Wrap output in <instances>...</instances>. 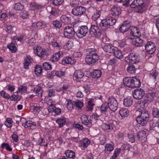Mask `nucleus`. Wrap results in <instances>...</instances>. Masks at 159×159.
I'll use <instances>...</instances> for the list:
<instances>
[{
	"label": "nucleus",
	"instance_id": "obj_1",
	"mask_svg": "<svg viewBox=\"0 0 159 159\" xmlns=\"http://www.w3.org/2000/svg\"><path fill=\"white\" fill-rule=\"evenodd\" d=\"M97 49L94 47L89 48L86 49L85 61L88 65H94L99 59L97 52Z\"/></svg>",
	"mask_w": 159,
	"mask_h": 159
},
{
	"label": "nucleus",
	"instance_id": "obj_2",
	"mask_svg": "<svg viewBox=\"0 0 159 159\" xmlns=\"http://www.w3.org/2000/svg\"><path fill=\"white\" fill-rule=\"evenodd\" d=\"M123 83L125 86L132 89L139 87L141 85L140 80L136 77H125Z\"/></svg>",
	"mask_w": 159,
	"mask_h": 159
},
{
	"label": "nucleus",
	"instance_id": "obj_3",
	"mask_svg": "<svg viewBox=\"0 0 159 159\" xmlns=\"http://www.w3.org/2000/svg\"><path fill=\"white\" fill-rule=\"evenodd\" d=\"M150 117V114L147 111L143 110L141 111V115H139L136 119L137 123L139 125V129H141L143 127L146 126Z\"/></svg>",
	"mask_w": 159,
	"mask_h": 159
},
{
	"label": "nucleus",
	"instance_id": "obj_4",
	"mask_svg": "<svg viewBox=\"0 0 159 159\" xmlns=\"http://www.w3.org/2000/svg\"><path fill=\"white\" fill-rule=\"evenodd\" d=\"M116 22V20L112 17L107 18L105 19L102 20L99 25L101 29L105 30L110 26L115 25Z\"/></svg>",
	"mask_w": 159,
	"mask_h": 159
},
{
	"label": "nucleus",
	"instance_id": "obj_5",
	"mask_svg": "<svg viewBox=\"0 0 159 159\" xmlns=\"http://www.w3.org/2000/svg\"><path fill=\"white\" fill-rule=\"evenodd\" d=\"M76 24H74L73 27L70 26H66L64 29V34L65 37L70 39L74 38L76 35L75 31Z\"/></svg>",
	"mask_w": 159,
	"mask_h": 159
},
{
	"label": "nucleus",
	"instance_id": "obj_6",
	"mask_svg": "<svg viewBox=\"0 0 159 159\" xmlns=\"http://www.w3.org/2000/svg\"><path fill=\"white\" fill-rule=\"evenodd\" d=\"M75 28L76 35L79 39L82 38L85 36L89 32L88 28L86 25L78 26L76 25Z\"/></svg>",
	"mask_w": 159,
	"mask_h": 159
},
{
	"label": "nucleus",
	"instance_id": "obj_7",
	"mask_svg": "<svg viewBox=\"0 0 159 159\" xmlns=\"http://www.w3.org/2000/svg\"><path fill=\"white\" fill-rule=\"evenodd\" d=\"M109 109L113 111H115L117 109L118 103L116 100L113 96L109 97L108 102Z\"/></svg>",
	"mask_w": 159,
	"mask_h": 159
},
{
	"label": "nucleus",
	"instance_id": "obj_8",
	"mask_svg": "<svg viewBox=\"0 0 159 159\" xmlns=\"http://www.w3.org/2000/svg\"><path fill=\"white\" fill-rule=\"evenodd\" d=\"M89 34L92 37H100L101 32L98 27L95 25H91L89 30Z\"/></svg>",
	"mask_w": 159,
	"mask_h": 159
},
{
	"label": "nucleus",
	"instance_id": "obj_9",
	"mask_svg": "<svg viewBox=\"0 0 159 159\" xmlns=\"http://www.w3.org/2000/svg\"><path fill=\"white\" fill-rule=\"evenodd\" d=\"M85 7L82 6H77L72 9L71 12L75 16H79L85 13Z\"/></svg>",
	"mask_w": 159,
	"mask_h": 159
},
{
	"label": "nucleus",
	"instance_id": "obj_10",
	"mask_svg": "<svg viewBox=\"0 0 159 159\" xmlns=\"http://www.w3.org/2000/svg\"><path fill=\"white\" fill-rule=\"evenodd\" d=\"M131 23L129 20H126L123 22L120 25L119 30L121 33L127 32L131 27Z\"/></svg>",
	"mask_w": 159,
	"mask_h": 159
},
{
	"label": "nucleus",
	"instance_id": "obj_11",
	"mask_svg": "<svg viewBox=\"0 0 159 159\" xmlns=\"http://www.w3.org/2000/svg\"><path fill=\"white\" fill-rule=\"evenodd\" d=\"M146 96L152 101L153 100H156L159 97V93L155 89L149 90Z\"/></svg>",
	"mask_w": 159,
	"mask_h": 159
},
{
	"label": "nucleus",
	"instance_id": "obj_12",
	"mask_svg": "<svg viewBox=\"0 0 159 159\" xmlns=\"http://www.w3.org/2000/svg\"><path fill=\"white\" fill-rule=\"evenodd\" d=\"M145 46V50L149 54H153L156 50L155 44L151 41L148 42Z\"/></svg>",
	"mask_w": 159,
	"mask_h": 159
},
{
	"label": "nucleus",
	"instance_id": "obj_13",
	"mask_svg": "<svg viewBox=\"0 0 159 159\" xmlns=\"http://www.w3.org/2000/svg\"><path fill=\"white\" fill-rule=\"evenodd\" d=\"M127 59L129 60V64L137 65V64L140 61V59L138 56L133 53H130L127 57Z\"/></svg>",
	"mask_w": 159,
	"mask_h": 159
},
{
	"label": "nucleus",
	"instance_id": "obj_14",
	"mask_svg": "<svg viewBox=\"0 0 159 159\" xmlns=\"http://www.w3.org/2000/svg\"><path fill=\"white\" fill-rule=\"evenodd\" d=\"M134 98L136 99H141L145 94V92L141 88L135 89L132 93Z\"/></svg>",
	"mask_w": 159,
	"mask_h": 159
},
{
	"label": "nucleus",
	"instance_id": "obj_15",
	"mask_svg": "<svg viewBox=\"0 0 159 159\" xmlns=\"http://www.w3.org/2000/svg\"><path fill=\"white\" fill-rule=\"evenodd\" d=\"M101 126L104 131L108 132L112 131L115 127V125L112 123L109 122L103 123Z\"/></svg>",
	"mask_w": 159,
	"mask_h": 159
},
{
	"label": "nucleus",
	"instance_id": "obj_16",
	"mask_svg": "<svg viewBox=\"0 0 159 159\" xmlns=\"http://www.w3.org/2000/svg\"><path fill=\"white\" fill-rule=\"evenodd\" d=\"M130 7L132 8L139 7L142 10L144 7L143 0H134L130 5Z\"/></svg>",
	"mask_w": 159,
	"mask_h": 159
},
{
	"label": "nucleus",
	"instance_id": "obj_17",
	"mask_svg": "<svg viewBox=\"0 0 159 159\" xmlns=\"http://www.w3.org/2000/svg\"><path fill=\"white\" fill-rule=\"evenodd\" d=\"M34 52L35 54L40 58H44L47 56L46 52L43 50L40 46L37 47Z\"/></svg>",
	"mask_w": 159,
	"mask_h": 159
},
{
	"label": "nucleus",
	"instance_id": "obj_18",
	"mask_svg": "<svg viewBox=\"0 0 159 159\" xmlns=\"http://www.w3.org/2000/svg\"><path fill=\"white\" fill-rule=\"evenodd\" d=\"M81 120L83 124L88 127H90L92 125V120L88 119V116L86 115H83L81 116Z\"/></svg>",
	"mask_w": 159,
	"mask_h": 159
},
{
	"label": "nucleus",
	"instance_id": "obj_19",
	"mask_svg": "<svg viewBox=\"0 0 159 159\" xmlns=\"http://www.w3.org/2000/svg\"><path fill=\"white\" fill-rule=\"evenodd\" d=\"M91 9L93 10V12L92 15V19L93 20L95 21L100 17L101 13V11L94 7H92Z\"/></svg>",
	"mask_w": 159,
	"mask_h": 159
},
{
	"label": "nucleus",
	"instance_id": "obj_20",
	"mask_svg": "<svg viewBox=\"0 0 159 159\" xmlns=\"http://www.w3.org/2000/svg\"><path fill=\"white\" fill-rule=\"evenodd\" d=\"M84 73L81 70H76L73 74V77L74 80L80 81V79L84 76Z\"/></svg>",
	"mask_w": 159,
	"mask_h": 159
},
{
	"label": "nucleus",
	"instance_id": "obj_21",
	"mask_svg": "<svg viewBox=\"0 0 159 159\" xmlns=\"http://www.w3.org/2000/svg\"><path fill=\"white\" fill-rule=\"evenodd\" d=\"M140 36L135 37L132 39V43L137 47L142 46L143 42V39L140 38Z\"/></svg>",
	"mask_w": 159,
	"mask_h": 159
},
{
	"label": "nucleus",
	"instance_id": "obj_22",
	"mask_svg": "<svg viewBox=\"0 0 159 159\" xmlns=\"http://www.w3.org/2000/svg\"><path fill=\"white\" fill-rule=\"evenodd\" d=\"M115 47L110 43H105L102 47L103 50L106 52L112 53L115 49Z\"/></svg>",
	"mask_w": 159,
	"mask_h": 159
},
{
	"label": "nucleus",
	"instance_id": "obj_23",
	"mask_svg": "<svg viewBox=\"0 0 159 159\" xmlns=\"http://www.w3.org/2000/svg\"><path fill=\"white\" fill-rule=\"evenodd\" d=\"M121 9L117 6H113L111 10V14L113 16H118L121 13Z\"/></svg>",
	"mask_w": 159,
	"mask_h": 159
},
{
	"label": "nucleus",
	"instance_id": "obj_24",
	"mask_svg": "<svg viewBox=\"0 0 159 159\" xmlns=\"http://www.w3.org/2000/svg\"><path fill=\"white\" fill-rule=\"evenodd\" d=\"M75 62V60L74 58L66 57L63 58L61 63L62 65H65L69 64H73Z\"/></svg>",
	"mask_w": 159,
	"mask_h": 159
},
{
	"label": "nucleus",
	"instance_id": "obj_25",
	"mask_svg": "<svg viewBox=\"0 0 159 159\" xmlns=\"http://www.w3.org/2000/svg\"><path fill=\"white\" fill-rule=\"evenodd\" d=\"M130 34L134 36L137 37L141 36V33L139 29L137 27L132 26L130 28Z\"/></svg>",
	"mask_w": 159,
	"mask_h": 159
},
{
	"label": "nucleus",
	"instance_id": "obj_26",
	"mask_svg": "<svg viewBox=\"0 0 159 159\" xmlns=\"http://www.w3.org/2000/svg\"><path fill=\"white\" fill-rule=\"evenodd\" d=\"M138 139L141 142H143L146 140V135L145 131L141 130L137 134Z\"/></svg>",
	"mask_w": 159,
	"mask_h": 159
},
{
	"label": "nucleus",
	"instance_id": "obj_27",
	"mask_svg": "<svg viewBox=\"0 0 159 159\" xmlns=\"http://www.w3.org/2000/svg\"><path fill=\"white\" fill-rule=\"evenodd\" d=\"M137 65L134 64H129V66L127 68V70L129 74H135L136 73V68Z\"/></svg>",
	"mask_w": 159,
	"mask_h": 159
},
{
	"label": "nucleus",
	"instance_id": "obj_28",
	"mask_svg": "<svg viewBox=\"0 0 159 159\" xmlns=\"http://www.w3.org/2000/svg\"><path fill=\"white\" fill-rule=\"evenodd\" d=\"M133 99L131 97H128L124 99L123 104L126 107H130L133 105Z\"/></svg>",
	"mask_w": 159,
	"mask_h": 159
},
{
	"label": "nucleus",
	"instance_id": "obj_29",
	"mask_svg": "<svg viewBox=\"0 0 159 159\" xmlns=\"http://www.w3.org/2000/svg\"><path fill=\"white\" fill-rule=\"evenodd\" d=\"M60 20L61 22L65 24H70L71 23V18L68 17L65 15H62L60 17Z\"/></svg>",
	"mask_w": 159,
	"mask_h": 159
},
{
	"label": "nucleus",
	"instance_id": "obj_30",
	"mask_svg": "<svg viewBox=\"0 0 159 159\" xmlns=\"http://www.w3.org/2000/svg\"><path fill=\"white\" fill-rule=\"evenodd\" d=\"M34 91L36 92V95L38 96H42V94L43 93V90L42 87H41L40 84H38L34 88Z\"/></svg>",
	"mask_w": 159,
	"mask_h": 159
},
{
	"label": "nucleus",
	"instance_id": "obj_31",
	"mask_svg": "<svg viewBox=\"0 0 159 159\" xmlns=\"http://www.w3.org/2000/svg\"><path fill=\"white\" fill-rule=\"evenodd\" d=\"M62 55L63 52L61 51H59L53 54L52 56L50 58V60L52 62H57L60 58L62 56Z\"/></svg>",
	"mask_w": 159,
	"mask_h": 159
},
{
	"label": "nucleus",
	"instance_id": "obj_32",
	"mask_svg": "<svg viewBox=\"0 0 159 159\" xmlns=\"http://www.w3.org/2000/svg\"><path fill=\"white\" fill-rule=\"evenodd\" d=\"M24 127L25 128L32 129H34L36 128L35 123L31 121H26Z\"/></svg>",
	"mask_w": 159,
	"mask_h": 159
},
{
	"label": "nucleus",
	"instance_id": "obj_33",
	"mask_svg": "<svg viewBox=\"0 0 159 159\" xmlns=\"http://www.w3.org/2000/svg\"><path fill=\"white\" fill-rule=\"evenodd\" d=\"M30 8L32 10H39L42 8L43 6L41 4L33 2L30 3L29 4Z\"/></svg>",
	"mask_w": 159,
	"mask_h": 159
},
{
	"label": "nucleus",
	"instance_id": "obj_34",
	"mask_svg": "<svg viewBox=\"0 0 159 159\" xmlns=\"http://www.w3.org/2000/svg\"><path fill=\"white\" fill-rule=\"evenodd\" d=\"M145 106L143 104V103L142 101H140L137 104L136 107L137 110V111L136 112V113H138V112H139L140 113H141L142 111H143V110H143Z\"/></svg>",
	"mask_w": 159,
	"mask_h": 159
},
{
	"label": "nucleus",
	"instance_id": "obj_35",
	"mask_svg": "<svg viewBox=\"0 0 159 159\" xmlns=\"http://www.w3.org/2000/svg\"><path fill=\"white\" fill-rule=\"evenodd\" d=\"M114 148V146L111 143H107L106 144L105 147L104 152L107 154L110 153L113 151Z\"/></svg>",
	"mask_w": 159,
	"mask_h": 159
},
{
	"label": "nucleus",
	"instance_id": "obj_36",
	"mask_svg": "<svg viewBox=\"0 0 159 159\" xmlns=\"http://www.w3.org/2000/svg\"><path fill=\"white\" fill-rule=\"evenodd\" d=\"M66 101L67 102L66 104L67 109L70 111L74 109L75 107V102L71 100L68 99H66Z\"/></svg>",
	"mask_w": 159,
	"mask_h": 159
},
{
	"label": "nucleus",
	"instance_id": "obj_37",
	"mask_svg": "<svg viewBox=\"0 0 159 159\" xmlns=\"http://www.w3.org/2000/svg\"><path fill=\"white\" fill-rule=\"evenodd\" d=\"M112 53H114L115 57L118 59H121L123 58V55L121 51L118 50L116 48H115Z\"/></svg>",
	"mask_w": 159,
	"mask_h": 159
},
{
	"label": "nucleus",
	"instance_id": "obj_38",
	"mask_svg": "<svg viewBox=\"0 0 159 159\" xmlns=\"http://www.w3.org/2000/svg\"><path fill=\"white\" fill-rule=\"evenodd\" d=\"M51 24L52 25L53 27L57 29H60L62 25V24L61 20H57L52 21Z\"/></svg>",
	"mask_w": 159,
	"mask_h": 159
},
{
	"label": "nucleus",
	"instance_id": "obj_39",
	"mask_svg": "<svg viewBox=\"0 0 159 159\" xmlns=\"http://www.w3.org/2000/svg\"><path fill=\"white\" fill-rule=\"evenodd\" d=\"M120 115L123 117H126L129 115V112L126 108H121L119 111Z\"/></svg>",
	"mask_w": 159,
	"mask_h": 159
},
{
	"label": "nucleus",
	"instance_id": "obj_40",
	"mask_svg": "<svg viewBox=\"0 0 159 159\" xmlns=\"http://www.w3.org/2000/svg\"><path fill=\"white\" fill-rule=\"evenodd\" d=\"M15 43V41H14V43L12 42L11 43L8 44L7 46V48L13 53L16 52L17 50Z\"/></svg>",
	"mask_w": 159,
	"mask_h": 159
},
{
	"label": "nucleus",
	"instance_id": "obj_41",
	"mask_svg": "<svg viewBox=\"0 0 159 159\" xmlns=\"http://www.w3.org/2000/svg\"><path fill=\"white\" fill-rule=\"evenodd\" d=\"M95 104L94 102V99H90L88 102V105L87 106V109L88 111H92L93 109V106Z\"/></svg>",
	"mask_w": 159,
	"mask_h": 159
},
{
	"label": "nucleus",
	"instance_id": "obj_42",
	"mask_svg": "<svg viewBox=\"0 0 159 159\" xmlns=\"http://www.w3.org/2000/svg\"><path fill=\"white\" fill-rule=\"evenodd\" d=\"M46 25L44 23H43L42 22L39 21L38 22H35L33 23L32 26L35 29H37L40 27H45Z\"/></svg>",
	"mask_w": 159,
	"mask_h": 159
},
{
	"label": "nucleus",
	"instance_id": "obj_43",
	"mask_svg": "<svg viewBox=\"0 0 159 159\" xmlns=\"http://www.w3.org/2000/svg\"><path fill=\"white\" fill-rule=\"evenodd\" d=\"M65 154L67 157L74 159L75 157V152L71 150H67L66 151Z\"/></svg>",
	"mask_w": 159,
	"mask_h": 159
},
{
	"label": "nucleus",
	"instance_id": "obj_44",
	"mask_svg": "<svg viewBox=\"0 0 159 159\" xmlns=\"http://www.w3.org/2000/svg\"><path fill=\"white\" fill-rule=\"evenodd\" d=\"M31 63V61L30 58L29 56H27V57L24 60V65L25 69H28L29 66Z\"/></svg>",
	"mask_w": 159,
	"mask_h": 159
},
{
	"label": "nucleus",
	"instance_id": "obj_45",
	"mask_svg": "<svg viewBox=\"0 0 159 159\" xmlns=\"http://www.w3.org/2000/svg\"><path fill=\"white\" fill-rule=\"evenodd\" d=\"M81 144L83 146L84 148H87L90 143V141L87 138L83 139L81 140Z\"/></svg>",
	"mask_w": 159,
	"mask_h": 159
},
{
	"label": "nucleus",
	"instance_id": "obj_46",
	"mask_svg": "<svg viewBox=\"0 0 159 159\" xmlns=\"http://www.w3.org/2000/svg\"><path fill=\"white\" fill-rule=\"evenodd\" d=\"M109 108V106L107 102H105L103 103L100 107V111L102 113H104L106 112Z\"/></svg>",
	"mask_w": 159,
	"mask_h": 159
},
{
	"label": "nucleus",
	"instance_id": "obj_47",
	"mask_svg": "<svg viewBox=\"0 0 159 159\" xmlns=\"http://www.w3.org/2000/svg\"><path fill=\"white\" fill-rule=\"evenodd\" d=\"M42 71V68L41 66L39 65H36L34 70L35 74L37 76H39L41 75Z\"/></svg>",
	"mask_w": 159,
	"mask_h": 159
},
{
	"label": "nucleus",
	"instance_id": "obj_48",
	"mask_svg": "<svg viewBox=\"0 0 159 159\" xmlns=\"http://www.w3.org/2000/svg\"><path fill=\"white\" fill-rule=\"evenodd\" d=\"M92 76L94 78H98L100 77L102 75V72L99 70H96L93 71Z\"/></svg>",
	"mask_w": 159,
	"mask_h": 159
},
{
	"label": "nucleus",
	"instance_id": "obj_49",
	"mask_svg": "<svg viewBox=\"0 0 159 159\" xmlns=\"http://www.w3.org/2000/svg\"><path fill=\"white\" fill-rule=\"evenodd\" d=\"M12 119L11 118H8L6 119L5 124L7 127L11 128L12 126Z\"/></svg>",
	"mask_w": 159,
	"mask_h": 159
},
{
	"label": "nucleus",
	"instance_id": "obj_50",
	"mask_svg": "<svg viewBox=\"0 0 159 159\" xmlns=\"http://www.w3.org/2000/svg\"><path fill=\"white\" fill-rule=\"evenodd\" d=\"M24 8V6L20 3H17L15 4L14 9L16 10H22Z\"/></svg>",
	"mask_w": 159,
	"mask_h": 159
},
{
	"label": "nucleus",
	"instance_id": "obj_51",
	"mask_svg": "<svg viewBox=\"0 0 159 159\" xmlns=\"http://www.w3.org/2000/svg\"><path fill=\"white\" fill-rule=\"evenodd\" d=\"M56 122L59 125V127L61 128L65 124L66 120L65 119L60 118L56 120Z\"/></svg>",
	"mask_w": 159,
	"mask_h": 159
},
{
	"label": "nucleus",
	"instance_id": "obj_52",
	"mask_svg": "<svg viewBox=\"0 0 159 159\" xmlns=\"http://www.w3.org/2000/svg\"><path fill=\"white\" fill-rule=\"evenodd\" d=\"M1 148L2 149L5 148L7 150L11 152L12 151V149L10 147L9 145L7 143H2L1 146Z\"/></svg>",
	"mask_w": 159,
	"mask_h": 159
},
{
	"label": "nucleus",
	"instance_id": "obj_53",
	"mask_svg": "<svg viewBox=\"0 0 159 159\" xmlns=\"http://www.w3.org/2000/svg\"><path fill=\"white\" fill-rule=\"evenodd\" d=\"M59 11L57 8L52 7L50 12L51 14L54 16H57L59 13Z\"/></svg>",
	"mask_w": 159,
	"mask_h": 159
},
{
	"label": "nucleus",
	"instance_id": "obj_54",
	"mask_svg": "<svg viewBox=\"0 0 159 159\" xmlns=\"http://www.w3.org/2000/svg\"><path fill=\"white\" fill-rule=\"evenodd\" d=\"M51 43L52 46L54 47L57 48H60L61 46L57 42L56 39H52L51 41Z\"/></svg>",
	"mask_w": 159,
	"mask_h": 159
},
{
	"label": "nucleus",
	"instance_id": "obj_55",
	"mask_svg": "<svg viewBox=\"0 0 159 159\" xmlns=\"http://www.w3.org/2000/svg\"><path fill=\"white\" fill-rule=\"evenodd\" d=\"M70 87V85L68 84L64 85L62 86L61 88H60L57 91L61 92L62 91V94H63L65 92V91L68 90Z\"/></svg>",
	"mask_w": 159,
	"mask_h": 159
},
{
	"label": "nucleus",
	"instance_id": "obj_56",
	"mask_svg": "<svg viewBox=\"0 0 159 159\" xmlns=\"http://www.w3.org/2000/svg\"><path fill=\"white\" fill-rule=\"evenodd\" d=\"M43 66L44 69L46 70H50L52 69L51 65L48 62L44 63L43 64Z\"/></svg>",
	"mask_w": 159,
	"mask_h": 159
},
{
	"label": "nucleus",
	"instance_id": "obj_57",
	"mask_svg": "<svg viewBox=\"0 0 159 159\" xmlns=\"http://www.w3.org/2000/svg\"><path fill=\"white\" fill-rule=\"evenodd\" d=\"M21 97L20 95H16L15 94H13L11 96V97L10 98L11 100V101L14 100L16 101L20 100L21 99Z\"/></svg>",
	"mask_w": 159,
	"mask_h": 159
},
{
	"label": "nucleus",
	"instance_id": "obj_58",
	"mask_svg": "<svg viewBox=\"0 0 159 159\" xmlns=\"http://www.w3.org/2000/svg\"><path fill=\"white\" fill-rule=\"evenodd\" d=\"M152 114L154 117L159 118V108H154L152 111Z\"/></svg>",
	"mask_w": 159,
	"mask_h": 159
},
{
	"label": "nucleus",
	"instance_id": "obj_59",
	"mask_svg": "<svg viewBox=\"0 0 159 159\" xmlns=\"http://www.w3.org/2000/svg\"><path fill=\"white\" fill-rule=\"evenodd\" d=\"M129 141L131 143H134L135 141V136L133 134H128Z\"/></svg>",
	"mask_w": 159,
	"mask_h": 159
},
{
	"label": "nucleus",
	"instance_id": "obj_60",
	"mask_svg": "<svg viewBox=\"0 0 159 159\" xmlns=\"http://www.w3.org/2000/svg\"><path fill=\"white\" fill-rule=\"evenodd\" d=\"M0 95L5 99H9L10 98V95L3 90L0 92Z\"/></svg>",
	"mask_w": 159,
	"mask_h": 159
},
{
	"label": "nucleus",
	"instance_id": "obj_61",
	"mask_svg": "<svg viewBox=\"0 0 159 159\" xmlns=\"http://www.w3.org/2000/svg\"><path fill=\"white\" fill-rule=\"evenodd\" d=\"M143 102V104L146 106H147L148 104L150 103L152 101L147 96H145V99L142 100H141Z\"/></svg>",
	"mask_w": 159,
	"mask_h": 159
},
{
	"label": "nucleus",
	"instance_id": "obj_62",
	"mask_svg": "<svg viewBox=\"0 0 159 159\" xmlns=\"http://www.w3.org/2000/svg\"><path fill=\"white\" fill-rule=\"evenodd\" d=\"M30 108L34 111H36L37 112H39L42 109V107L41 106L34 105L31 106Z\"/></svg>",
	"mask_w": 159,
	"mask_h": 159
},
{
	"label": "nucleus",
	"instance_id": "obj_63",
	"mask_svg": "<svg viewBox=\"0 0 159 159\" xmlns=\"http://www.w3.org/2000/svg\"><path fill=\"white\" fill-rule=\"evenodd\" d=\"M52 3L55 6L61 5L64 2L63 0H52Z\"/></svg>",
	"mask_w": 159,
	"mask_h": 159
},
{
	"label": "nucleus",
	"instance_id": "obj_64",
	"mask_svg": "<svg viewBox=\"0 0 159 159\" xmlns=\"http://www.w3.org/2000/svg\"><path fill=\"white\" fill-rule=\"evenodd\" d=\"M157 75L158 73L157 72L156 70H154L150 73V78L153 79L154 80H156Z\"/></svg>",
	"mask_w": 159,
	"mask_h": 159
}]
</instances>
